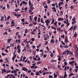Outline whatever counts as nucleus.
<instances>
[{
  "instance_id": "1",
  "label": "nucleus",
  "mask_w": 78,
  "mask_h": 78,
  "mask_svg": "<svg viewBox=\"0 0 78 78\" xmlns=\"http://www.w3.org/2000/svg\"><path fill=\"white\" fill-rule=\"evenodd\" d=\"M17 71H19V69H16L12 71H11V73H16Z\"/></svg>"
},
{
  "instance_id": "2",
  "label": "nucleus",
  "mask_w": 78,
  "mask_h": 78,
  "mask_svg": "<svg viewBox=\"0 0 78 78\" xmlns=\"http://www.w3.org/2000/svg\"><path fill=\"white\" fill-rule=\"evenodd\" d=\"M75 61H73L72 62H69V64H70L71 66H73V63H75Z\"/></svg>"
},
{
  "instance_id": "3",
  "label": "nucleus",
  "mask_w": 78,
  "mask_h": 78,
  "mask_svg": "<svg viewBox=\"0 0 78 78\" xmlns=\"http://www.w3.org/2000/svg\"><path fill=\"white\" fill-rule=\"evenodd\" d=\"M23 71H28V69L25 68V67H23Z\"/></svg>"
},
{
  "instance_id": "4",
  "label": "nucleus",
  "mask_w": 78,
  "mask_h": 78,
  "mask_svg": "<svg viewBox=\"0 0 78 78\" xmlns=\"http://www.w3.org/2000/svg\"><path fill=\"white\" fill-rule=\"evenodd\" d=\"M63 20H64V18H59L58 20V21H61Z\"/></svg>"
},
{
  "instance_id": "5",
  "label": "nucleus",
  "mask_w": 78,
  "mask_h": 78,
  "mask_svg": "<svg viewBox=\"0 0 78 78\" xmlns=\"http://www.w3.org/2000/svg\"><path fill=\"white\" fill-rule=\"evenodd\" d=\"M16 54H15L14 55V56L12 58V60H13V61H14V59H15V58H16Z\"/></svg>"
},
{
  "instance_id": "6",
  "label": "nucleus",
  "mask_w": 78,
  "mask_h": 78,
  "mask_svg": "<svg viewBox=\"0 0 78 78\" xmlns=\"http://www.w3.org/2000/svg\"><path fill=\"white\" fill-rule=\"evenodd\" d=\"M29 4L30 6H33V5H32V3H31V1L30 0H29Z\"/></svg>"
},
{
  "instance_id": "7",
  "label": "nucleus",
  "mask_w": 78,
  "mask_h": 78,
  "mask_svg": "<svg viewBox=\"0 0 78 78\" xmlns=\"http://www.w3.org/2000/svg\"><path fill=\"white\" fill-rule=\"evenodd\" d=\"M66 77H67V74H66V72H65L64 76H63V78H66Z\"/></svg>"
},
{
  "instance_id": "8",
  "label": "nucleus",
  "mask_w": 78,
  "mask_h": 78,
  "mask_svg": "<svg viewBox=\"0 0 78 78\" xmlns=\"http://www.w3.org/2000/svg\"><path fill=\"white\" fill-rule=\"evenodd\" d=\"M49 19L47 20H46L45 21V23H50V21H49Z\"/></svg>"
},
{
  "instance_id": "9",
  "label": "nucleus",
  "mask_w": 78,
  "mask_h": 78,
  "mask_svg": "<svg viewBox=\"0 0 78 78\" xmlns=\"http://www.w3.org/2000/svg\"><path fill=\"white\" fill-rule=\"evenodd\" d=\"M12 40V39H8L7 41V42L8 43H10V42H11V41Z\"/></svg>"
},
{
  "instance_id": "10",
  "label": "nucleus",
  "mask_w": 78,
  "mask_h": 78,
  "mask_svg": "<svg viewBox=\"0 0 78 78\" xmlns=\"http://www.w3.org/2000/svg\"><path fill=\"white\" fill-rule=\"evenodd\" d=\"M51 43H55V41L53 40V39H51Z\"/></svg>"
},
{
  "instance_id": "11",
  "label": "nucleus",
  "mask_w": 78,
  "mask_h": 78,
  "mask_svg": "<svg viewBox=\"0 0 78 78\" xmlns=\"http://www.w3.org/2000/svg\"><path fill=\"white\" fill-rule=\"evenodd\" d=\"M22 3L23 4H24L25 5H27V2H25L24 1H23Z\"/></svg>"
},
{
  "instance_id": "12",
  "label": "nucleus",
  "mask_w": 78,
  "mask_h": 78,
  "mask_svg": "<svg viewBox=\"0 0 78 78\" xmlns=\"http://www.w3.org/2000/svg\"><path fill=\"white\" fill-rule=\"evenodd\" d=\"M30 9H31V10H33V9H34V7H33L32 6H30Z\"/></svg>"
},
{
  "instance_id": "13",
  "label": "nucleus",
  "mask_w": 78,
  "mask_h": 78,
  "mask_svg": "<svg viewBox=\"0 0 78 78\" xmlns=\"http://www.w3.org/2000/svg\"><path fill=\"white\" fill-rule=\"evenodd\" d=\"M1 70L2 71V72H6V69H1Z\"/></svg>"
},
{
  "instance_id": "14",
  "label": "nucleus",
  "mask_w": 78,
  "mask_h": 78,
  "mask_svg": "<svg viewBox=\"0 0 78 78\" xmlns=\"http://www.w3.org/2000/svg\"><path fill=\"white\" fill-rule=\"evenodd\" d=\"M65 43H67L69 42V41H68V39H65Z\"/></svg>"
},
{
  "instance_id": "15",
  "label": "nucleus",
  "mask_w": 78,
  "mask_h": 78,
  "mask_svg": "<svg viewBox=\"0 0 78 78\" xmlns=\"http://www.w3.org/2000/svg\"><path fill=\"white\" fill-rule=\"evenodd\" d=\"M73 75H74V74H73V73H71L69 75V77H70V76H73Z\"/></svg>"
},
{
  "instance_id": "16",
  "label": "nucleus",
  "mask_w": 78,
  "mask_h": 78,
  "mask_svg": "<svg viewBox=\"0 0 78 78\" xmlns=\"http://www.w3.org/2000/svg\"><path fill=\"white\" fill-rule=\"evenodd\" d=\"M26 47H27V48H30V46H29V45H28V44H27L26 45Z\"/></svg>"
},
{
  "instance_id": "17",
  "label": "nucleus",
  "mask_w": 78,
  "mask_h": 78,
  "mask_svg": "<svg viewBox=\"0 0 78 78\" xmlns=\"http://www.w3.org/2000/svg\"><path fill=\"white\" fill-rule=\"evenodd\" d=\"M41 23H44V22L43 21H42L43 20V18H41Z\"/></svg>"
},
{
  "instance_id": "18",
  "label": "nucleus",
  "mask_w": 78,
  "mask_h": 78,
  "mask_svg": "<svg viewBox=\"0 0 78 78\" xmlns=\"http://www.w3.org/2000/svg\"><path fill=\"white\" fill-rule=\"evenodd\" d=\"M3 20H4V18L3 17V16L1 17V21H3Z\"/></svg>"
},
{
  "instance_id": "19",
  "label": "nucleus",
  "mask_w": 78,
  "mask_h": 78,
  "mask_svg": "<svg viewBox=\"0 0 78 78\" xmlns=\"http://www.w3.org/2000/svg\"><path fill=\"white\" fill-rule=\"evenodd\" d=\"M37 16H35L34 18V19L35 20V22H36L37 20Z\"/></svg>"
},
{
  "instance_id": "20",
  "label": "nucleus",
  "mask_w": 78,
  "mask_h": 78,
  "mask_svg": "<svg viewBox=\"0 0 78 78\" xmlns=\"http://www.w3.org/2000/svg\"><path fill=\"white\" fill-rule=\"evenodd\" d=\"M27 50V48H26V47H24V49L23 50V51H25V50Z\"/></svg>"
},
{
  "instance_id": "21",
  "label": "nucleus",
  "mask_w": 78,
  "mask_h": 78,
  "mask_svg": "<svg viewBox=\"0 0 78 78\" xmlns=\"http://www.w3.org/2000/svg\"><path fill=\"white\" fill-rule=\"evenodd\" d=\"M10 72H11V70H7L6 71V73H9Z\"/></svg>"
},
{
  "instance_id": "22",
  "label": "nucleus",
  "mask_w": 78,
  "mask_h": 78,
  "mask_svg": "<svg viewBox=\"0 0 78 78\" xmlns=\"http://www.w3.org/2000/svg\"><path fill=\"white\" fill-rule=\"evenodd\" d=\"M76 36H77V34L76 32L75 33V34H74V37H76Z\"/></svg>"
},
{
  "instance_id": "23",
  "label": "nucleus",
  "mask_w": 78,
  "mask_h": 78,
  "mask_svg": "<svg viewBox=\"0 0 78 78\" xmlns=\"http://www.w3.org/2000/svg\"><path fill=\"white\" fill-rule=\"evenodd\" d=\"M39 72H37L36 74V75H40V74H39Z\"/></svg>"
},
{
  "instance_id": "24",
  "label": "nucleus",
  "mask_w": 78,
  "mask_h": 78,
  "mask_svg": "<svg viewBox=\"0 0 78 78\" xmlns=\"http://www.w3.org/2000/svg\"><path fill=\"white\" fill-rule=\"evenodd\" d=\"M51 57H53V53H51L50 54Z\"/></svg>"
},
{
  "instance_id": "25",
  "label": "nucleus",
  "mask_w": 78,
  "mask_h": 78,
  "mask_svg": "<svg viewBox=\"0 0 78 78\" xmlns=\"http://www.w3.org/2000/svg\"><path fill=\"white\" fill-rule=\"evenodd\" d=\"M28 29H27L25 30V33H28Z\"/></svg>"
},
{
  "instance_id": "26",
  "label": "nucleus",
  "mask_w": 78,
  "mask_h": 78,
  "mask_svg": "<svg viewBox=\"0 0 78 78\" xmlns=\"http://www.w3.org/2000/svg\"><path fill=\"white\" fill-rule=\"evenodd\" d=\"M54 22H55V20L54 19H53L52 22L51 23V24H53V23H54Z\"/></svg>"
},
{
  "instance_id": "27",
  "label": "nucleus",
  "mask_w": 78,
  "mask_h": 78,
  "mask_svg": "<svg viewBox=\"0 0 78 78\" xmlns=\"http://www.w3.org/2000/svg\"><path fill=\"white\" fill-rule=\"evenodd\" d=\"M18 53H20V49H18Z\"/></svg>"
},
{
  "instance_id": "28",
  "label": "nucleus",
  "mask_w": 78,
  "mask_h": 78,
  "mask_svg": "<svg viewBox=\"0 0 78 78\" xmlns=\"http://www.w3.org/2000/svg\"><path fill=\"white\" fill-rule=\"evenodd\" d=\"M73 26H72L71 28L69 29V30H72L73 29Z\"/></svg>"
},
{
  "instance_id": "29",
  "label": "nucleus",
  "mask_w": 78,
  "mask_h": 78,
  "mask_svg": "<svg viewBox=\"0 0 78 78\" xmlns=\"http://www.w3.org/2000/svg\"><path fill=\"white\" fill-rule=\"evenodd\" d=\"M27 9H28V8L27 7H25L24 9L25 10V12H26L27 11Z\"/></svg>"
},
{
  "instance_id": "30",
  "label": "nucleus",
  "mask_w": 78,
  "mask_h": 78,
  "mask_svg": "<svg viewBox=\"0 0 78 78\" xmlns=\"http://www.w3.org/2000/svg\"><path fill=\"white\" fill-rule=\"evenodd\" d=\"M46 37L45 36H44V41H46V40H47V38H46Z\"/></svg>"
},
{
  "instance_id": "31",
  "label": "nucleus",
  "mask_w": 78,
  "mask_h": 78,
  "mask_svg": "<svg viewBox=\"0 0 78 78\" xmlns=\"http://www.w3.org/2000/svg\"><path fill=\"white\" fill-rule=\"evenodd\" d=\"M76 26H75L74 27V28L73 29V30H75V29H76Z\"/></svg>"
},
{
  "instance_id": "32",
  "label": "nucleus",
  "mask_w": 78,
  "mask_h": 78,
  "mask_svg": "<svg viewBox=\"0 0 78 78\" xmlns=\"http://www.w3.org/2000/svg\"><path fill=\"white\" fill-rule=\"evenodd\" d=\"M31 17H32V16H29L30 19V20L31 21V20H32V18H31Z\"/></svg>"
},
{
  "instance_id": "33",
  "label": "nucleus",
  "mask_w": 78,
  "mask_h": 78,
  "mask_svg": "<svg viewBox=\"0 0 78 78\" xmlns=\"http://www.w3.org/2000/svg\"><path fill=\"white\" fill-rule=\"evenodd\" d=\"M21 21L22 22H24V21H25V19H21Z\"/></svg>"
},
{
  "instance_id": "34",
  "label": "nucleus",
  "mask_w": 78,
  "mask_h": 78,
  "mask_svg": "<svg viewBox=\"0 0 78 78\" xmlns=\"http://www.w3.org/2000/svg\"><path fill=\"white\" fill-rule=\"evenodd\" d=\"M11 47V46H7L6 48V49H8V48H10V47Z\"/></svg>"
},
{
  "instance_id": "35",
  "label": "nucleus",
  "mask_w": 78,
  "mask_h": 78,
  "mask_svg": "<svg viewBox=\"0 0 78 78\" xmlns=\"http://www.w3.org/2000/svg\"><path fill=\"white\" fill-rule=\"evenodd\" d=\"M7 7L9 9L10 7H9V5L8 4H7Z\"/></svg>"
},
{
  "instance_id": "36",
  "label": "nucleus",
  "mask_w": 78,
  "mask_h": 78,
  "mask_svg": "<svg viewBox=\"0 0 78 78\" xmlns=\"http://www.w3.org/2000/svg\"><path fill=\"white\" fill-rule=\"evenodd\" d=\"M19 65H20V66H21V67H23V65H22V64L21 63H19Z\"/></svg>"
},
{
  "instance_id": "37",
  "label": "nucleus",
  "mask_w": 78,
  "mask_h": 78,
  "mask_svg": "<svg viewBox=\"0 0 78 78\" xmlns=\"http://www.w3.org/2000/svg\"><path fill=\"white\" fill-rule=\"evenodd\" d=\"M47 16H50V13L48 11L47 12Z\"/></svg>"
},
{
  "instance_id": "38",
  "label": "nucleus",
  "mask_w": 78,
  "mask_h": 78,
  "mask_svg": "<svg viewBox=\"0 0 78 78\" xmlns=\"http://www.w3.org/2000/svg\"><path fill=\"white\" fill-rule=\"evenodd\" d=\"M41 62H41V61L38 62L37 63V64H41Z\"/></svg>"
},
{
  "instance_id": "39",
  "label": "nucleus",
  "mask_w": 78,
  "mask_h": 78,
  "mask_svg": "<svg viewBox=\"0 0 78 78\" xmlns=\"http://www.w3.org/2000/svg\"><path fill=\"white\" fill-rule=\"evenodd\" d=\"M61 37L62 38H64V35H62L61 36Z\"/></svg>"
},
{
  "instance_id": "40",
  "label": "nucleus",
  "mask_w": 78,
  "mask_h": 78,
  "mask_svg": "<svg viewBox=\"0 0 78 78\" xmlns=\"http://www.w3.org/2000/svg\"><path fill=\"white\" fill-rule=\"evenodd\" d=\"M58 61H61V57H59L58 58Z\"/></svg>"
},
{
  "instance_id": "41",
  "label": "nucleus",
  "mask_w": 78,
  "mask_h": 78,
  "mask_svg": "<svg viewBox=\"0 0 78 78\" xmlns=\"http://www.w3.org/2000/svg\"><path fill=\"white\" fill-rule=\"evenodd\" d=\"M11 17L10 16H9L7 18V20H9V19Z\"/></svg>"
},
{
  "instance_id": "42",
  "label": "nucleus",
  "mask_w": 78,
  "mask_h": 78,
  "mask_svg": "<svg viewBox=\"0 0 78 78\" xmlns=\"http://www.w3.org/2000/svg\"><path fill=\"white\" fill-rule=\"evenodd\" d=\"M8 29L9 30V32H10L11 31V29H10V28H8Z\"/></svg>"
},
{
  "instance_id": "43",
  "label": "nucleus",
  "mask_w": 78,
  "mask_h": 78,
  "mask_svg": "<svg viewBox=\"0 0 78 78\" xmlns=\"http://www.w3.org/2000/svg\"><path fill=\"white\" fill-rule=\"evenodd\" d=\"M44 58H46L47 57V55L44 54L43 55Z\"/></svg>"
},
{
  "instance_id": "44",
  "label": "nucleus",
  "mask_w": 78,
  "mask_h": 78,
  "mask_svg": "<svg viewBox=\"0 0 78 78\" xmlns=\"http://www.w3.org/2000/svg\"><path fill=\"white\" fill-rule=\"evenodd\" d=\"M61 42L63 45H65V43H64L62 41H61Z\"/></svg>"
},
{
  "instance_id": "45",
  "label": "nucleus",
  "mask_w": 78,
  "mask_h": 78,
  "mask_svg": "<svg viewBox=\"0 0 78 78\" xmlns=\"http://www.w3.org/2000/svg\"><path fill=\"white\" fill-rule=\"evenodd\" d=\"M59 3L61 5H62L64 3H63V2H60Z\"/></svg>"
},
{
  "instance_id": "46",
  "label": "nucleus",
  "mask_w": 78,
  "mask_h": 78,
  "mask_svg": "<svg viewBox=\"0 0 78 78\" xmlns=\"http://www.w3.org/2000/svg\"><path fill=\"white\" fill-rule=\"evenodd\" d=\"M20 46L19 45H18L17 46V49H20Z\"/></svg>"
},
{
  "instance_id": "47",
  "label": "nucleus",
  "mask_w": 78,
  "mask_h": 78,
  "mask_svg": "<svg viewBox=\"0 0 78 78\" xmlns=\"http://www.w3.org/2000/svg\"><path fill=\"white\" fill-rule=\"evenodd\" d=\"M19 32H17L16 34V35L17 36L19 34Z\"/></svg>"
},
{
  "instance_id": "48",
  "label": "nucleus",
  "mask_w": 78,
  "mask_h": 78,
  "mask_svg": "<svg viewBox=\"0 0 78 78\" xmlns=\"http://www.w3.org/2000/svg\"><path fill=\"white\" fill-rule=\"evenodd\" d=\"M31 40L32 41H34V38H31Z\"/></svg>"
},
{
  "instance_id": "49",
  "label": "nucleus",
  "mask_w": 78,
  "mask_h": 78,
  "mask_svg": "<svg viewBox=\"0 0 78 78\" xmlns=\"http://www.w3.org/2000/svg\"><path fill=\"white\" fill-rule=\"evenodd\" d=\"M2 56H5L6 54L4 53H2Z\"/></svg>"
},
{
  "instance_id": "50",
  "label": "nucleus",
  "mask_w": 78,
  "mask_h": 78,
  "mask_svg": "<svg viewBox=\"0 0 78 78\" xmlns=\"http://www.w3.org/2000/svg\"><path fill=\"white\" fill-rule=\"evenodd\" d=\"M11 23V24H14V23H14L13 21H12Z\"/></svg>"
},
{
  "instance_id": "51",
  "label": "nucleus",
  "mask_w": 78,
  "mask_h": 78,
  "mask_svg": "<svg viewBox=\"0 0 78 78\" xmlns=\"http://www.w3.org/2000/svg\"><path fill=\"white\" fill-rule=\"evenodd\" d=\"M41 19L40 18H38V22H40V20Z\"/></svg>"
},
{
  "instance_id": "52",
  "label": "nucleus",
  "mask_w": 78,
  "mask_h": 78,
  "mask_svg": "<svg viewBox=\"0 0 78 78\" xmlns=\"http://www.w3.org/2000/svg\"><path fill=\"white\" fill-rule=\"evenodd\" d=\"M48 44V41H46V43H45V45H47Z\"/></svg>"
},
{
  "instance_id": "53",
  "label": "nucleus",
  "mask_w": 78,
  "mask_h": 78,
  "mask_svg": "<svg viewBox=\"0 0 78 78\" xmlns=\"http://www.w3.org/2000/svg\"><path fill=\"white\" fill-rule=\"evenodd\" d=\"M13 14H14V15H15V16H17V14H16V13H13Z\"/></svg>"
},
{
  "instance_id": "54",
  "label": "nucleus",
  "mask_w": 78,
  "mask_h": 78,
  "mask_svg": "<svg viewBox=\"0 0 78 78\" xmlns=\"http://www.w3.org/2000/svg\"><path fill=\"white\" fill-rule=\"evenodd\" d=\"M40 51V52H43V51H44V50H42V49H41Z\"/></svg>"
},
{
  "instance_id": "55",
  "label": "nucleus",
  "mask_w": 78,
  "mask_h": 78,
  "mask_svg": "<svg viewBox=\"0 0 78 78\" xmlns=\"http://www.w3.org/2000/svg\"><path fill=\"white\" fill-rule=\"evenodd\" d=\"M48 77L49 78H53V76H49Z\"/></svg>"
},
{
  "instance_id": "56",
  "label": "nucleus",
  "mask_w": 78,
  "mask_h": 78,
  "mask_svg": "<svg viewBox=\"0 0 78 78\" xmlns=\"http://www.w3.org/2000/svg\"><path fill=\"white\" fill-rule=\"evenodd\" d=\"M67 66H66L65 68V69H64V70H65V71L66 70H67Z\"/></svg>"
},
{
  "instance_id": "57",
  "label": "nucleus",
  "mask_w": 78,
  "mask_h": 78,
  "mask_svg": "<svg viewBox=\"0 0 78 78\" xmlns=\"http://www.w3.org/2000/svg\"><path fill=\"white\" fill-rule=\"evenodd\" d=\"M66 24L67 25H68V27L69 25H70V23H67Z\"/></svg>"
},
{
  "instance_id": "58",
  "label": "nucleus",
  "mask_w": 78,
  "mask_h": 78,
  "mask_svg": "<svg viewBox=\"0 0 78 78\" xmlns=\"http://www.w3.org/2000/svg\"><path fill=\"white\" fill-rule=\"evenodd\" d=\"M64 64L65 65H67V62H64Z\"/></svg>"
},
{
  "instance_id": "59",
  "label": "nucleus",
  "mask_w": 78,
  "mask_h": 78,
  "mask_svg": "<svg viewBox=\"0 0 78 78\" xmlns=\"http://www.w3.org/2000/svg\"><path fill=\"white\" fill-rule=\"evenodd\" d=\"M3 60L0 59V62H3Z\"/></svg>"
},
{
  "instance_id": "60",
  "label": "nucleus",
  "mask_w": 78,
  "mask_h": 78,
  "mask_svg": "<svg viewBox=\"0 0 78 78\" xmlns=\"http://www.w3.org/2000/svg\"><path fill=\"white\" fill-rule=\"evenodd\" d=\"M37 61H40L41 60V58H38L37 60Z\"/></svg>"
},
{
  "instance_id": "61",
  "label": "nucleus",
  "mask_w": 78,
  "mask_h": 78,
  "mask_svg": "<svg viewBox=\"0 0 78 78\" xmlns=\"http://www.w3.org/2000/svg\"><path fill=\"white\" fill-rule=\"evenodd\" d=\"M52 6H55V4H52Z\"/></svg>"
},
{
  "instance_id": "62",
  "label": "nucleus",
  "mask_w": 78,
  "mask_h": 78,
  "mask_svg": "<svg viewBox=\"0 0 78 78\" xmlns=\"http://www.w3.org/2000/svg\"><path fill=\"white\" fill-rule=\"evenodd\" d=\"M56 23H57V22H55L54 23V24L55 25H56Z\"/></svg>"
},
{
  "instance_id": "63",
  "label": "nucleus",
  "mask_w": 78,
  "mask_h": 78,
  "mask_svg": "<svg viewBox=\"0 0 78 78\" xmlns=\"http://www.w3.org/2000/svg\"><path fill=\"white\" fill-rule=\"evenodd\" d=\"M28 72V73H30V72H31V70H29Z\"/></svg>"
},
{
  "instance_id": "64",
  "label": "nucleus",
  "mask_w": 78,
  "mask_h": 78,
  "mask_svg": "<svg viewBox=\"0 0 78 78\" xmlns=\"http://www.w3.org/2000/svg\"><path fill=\"white\" fill-rule=\"evenodd\" d=\"M61 6V4L60 3H58V7L59 8Z\"/></svg>"
}]
</instances>
